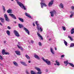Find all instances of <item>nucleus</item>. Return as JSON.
<instances>
[{
	"label": "nucleus",
	"mask_w": 74,
	"mask_h": 74,
	"mask_svg": "<svg viewBox=\"0 0 74 74\" xmlns=\"http://www.w3.org/2000/svg\"><path fill=\"white\" fill-rule=\"evenodd\" d=\"M16 0V1L18 4V5H19V6H20V7H21V8L23 9L24 10H26V8L23 3H21L20 2H19L18 0Z\"/></svg>",
	"instance_id": "f257e3e1"
},
{
	"label": "nucleus",
	"mask_w": 74,
	"mask_h": 74,
	"mask_svg": "<svg viewBox=\"0 0 74 74\" xmlns=\"http://www.w3.org/2000/svg\"><path fill=\"white\" fill-rule=\"evenodd\" d=\"M42 59L43 60V61L47 63L48 65H51V62L49 61L47 59H46V60L44 59V58L43 57L42 58Z\"/></svg>",
	"instance_id": "f03ea898"
},
{
	"label": "nucleus",
	"mask_w": 74,
	"mask_h": 74,
	"mask_svg": "<svg viewBox=\"0 0 74 74\" xmlns=\"http://www.w3.org/2000/svg\"><path fill=\"white\" fill-rule=\"evenodd\" d=\"M35 69L36 70L38 71V72L36 73L37 74H42V72L41 71V69L39 68H38L37 67H35Z\"/></svg>",
	"instance_id": "7ed1b4c3"
},
{
	"label": "nucleus",
	"mask_w": 74,
	"mask_h": 74,
	"mask_svg": "<svg viewBox=\"0 0 74 74\" xmlns=\"http://www.w3.org/2000/svg\"><path fill=\"white\" fill-rule=\"evenodd\" d=\"M14 33L15 36L17 37H19V36H20V35L19 34V32L16 30H14Z\"/></svg>",
	"instance_id": "20e7f679"
},
{
	"label": "nucleus",
	"mask_w": 74,
	"mask_h": 74,
	"mask_svg": "<svg viewBox=\"0 0 74 74\" xmlns=\"http://www.w3.org/2000/svg\"><path fill=\"white\" fill-rule=\"evenodd\" d=\"M4 17L5 18V20L6 21H7V22H9V21H10V20L9 19V18H8V17L7 16V14H5L4 15Z\"/></svg>",
	"instance_id": "39448f33"
},
{
	"label": "nucleus",
	"mask_w": 74,
	"mask_h": 74,
	"mask_svg": "<svg viewBox=\"0 0 74 74\" xmlns=\"http://www.w3.org/2000/svg\"><path fill=\"white\" fill-rule=\"evenodd\" d=\"M51 14V16L53 17L54 16V14H56V11L55 10H53V11H51L50 12Z\"/></svg>",
	"instance_id": "423d86ee"
},
{
	"label": "nucleus",
	"mask_w": 74,
	"mask_h": 74,
	"mask_svg": "<svg viewBox=\"0 0 74 74\" xmlns=\"http://www.w3.org/2000/svg\"><path fill=\"white\" fill-rule=\"evenodd\" d=\"M53 1H54V0H52L49 2L48 5L49 7L52 6V5L53 4Z\"/></svg>",
	"instance_id": "0eeeda50"
},
{
	"label": "nucleus",
	"mask_w": 74,
	"mask_h": 74,
	"mask_svg": "<svg viewBox=\"0 0 74 74\" xmlns=\"http://www.w3.org/2000/svg\"><path fill=\"white\" fill-rule=\"evenodd\" d=\"M9 15L10 16H11L13 19H16V17H15V16L13 14H9Z\"/></svg>",
	"instance_id": "6e6552de"
},
{
	"label": "nucleus",
	"mask_w": 74,
	"mask_h": 74,
	"mask_svg": "<svg viewBox=\"0 0 74 74\" xmlns=\"http://www.w3.org/2000/svg\"><path fill=\"white\" fill-rule=\"evenodd\" d=\"M15 53L17 55H21V52L19 51H15Z\"/></svg>",
	"instance_id": "1a4fd4ad"
},
{
	"label": "nucleus",
	"mask_w": 74,
	"mask_h": 74,
	"mask_svg": "<svg viewBox=\"0 0 74 74\" xmlns=\"http://www.w3.org/2000/svg\"><path fill=\"white\" fill-rule=\"evenodd\" d=\"M23 29L24 30H25L26 32L28 34H30L29 33V30L28 29H27L25 27H24Z\"/></svg>",
	"instance_id": "9d476101"
},
{
	"label": "nucleus",
	"mask_w": 74,
	"mask_h": 74,
	"mask_svg": "<svg viewBox=\"0 0 74 74\" xmlns=\"http://www.w3.org/2000/svg\"><path fill=\"white\" fill-rule=\"evenodd\" d=\"M37 34L39 37H40V38L42 39V40H43V38H42V37L41 36V35H40V34H39L38 32H37Z\"/></svg>",
	"instance_id": "9b49d317"
},
{
	"label": "nucleus",
	"mask_w": 74,
	"mask_h": 74,
	"mask_svg": "<svg viewBox=\"0 0 74 74\" xmlns=\"http://www.w3.org/2000/svg\"><path fill=\"white\" fill-rule=\"evenodd\" d=\"M17 47L19 48V49H21V50L22 51H23V48H22V47L19 46V45H17Z\"/></svg>",
	"instance_id": "f8f14e48"
},
{
	"label": "nucleus",
	"mask_w": 74,
	"mask_h": 74,
	"mask_svg": "<svg viewBox=\"0 0 74 74\" xmlns=\"http://www.w3.org/2000/svg\"><path fill=\"white\" fill-rule=\"evenodd\" d=\"M13 63L14 65V66H16V67H18V63L16 62L15 61H14L13 62Z\"/></svg>",
	"instance_id": "ddd939ff"
},
{
	"label": "nucleus",
	"mask_w": 74,
	"mask_h": 74,
	"mask_svg": "<svg viewBox=\"0 0 74 74\" xmlns=\"http://www.w3.org/2000/svg\"><path fill=\"white\" fill-rule=\"evenodd\" d=\"M36 25H37V29L38 30H39V28L38 27V25H39V24H38V21H36Z\"/></svg>",
	"instance_id": "4468645a"
},
{
	"label": "nucleus",
	"mask_w": 74,
	"mask_h": 74,
	"mask_svg": "<svg viewBox=\"0 0 74 74\" xmlns=\"http://www.w3.org/2000/svg\"><path fill=\"white\" fill-rule=\"evenodd\" d=\"M34 57L36 58V59H38V60H39L40 59V58L38 56V55L35 54L34 55Z\"/></svg>",
	"instance_id": "2eb2a0df"
},
{
	"label": "nucleus",
	"mask_w": 74,
	"mask_h": 74,
	"mask_svg": "<svg viewBox=\"0 0 74 74\" xmlns=\"http://www.w3.org/2000/svg\"><path fill=\"white\" fill-rule=\"evenodd\" d=\"M20 63L21 64L23 65V66H27V64H26L25 62H21Z\"/></svg>",
	"instance_id": "dca6fc26"
},
{
	"label": "nucleus",
	"mask_w": 74,
	"mask_h": 74,
	"mask_svg": "<svg viewBox=\"0 0 74 74\" xmlns=\"http://www.w3.org/2000/svg\"><path fill=\"white\" fill-rule=\"evenodd\" d=\"M0 20L1 21V22L2 23H4L5 22L4 21V19L1 18V17H0Z\"/></svg>",
	"instance_id": "f3484780"
},
{
	"label": "nucleus",
	"mask_w": 74,
	"mask_h": 74,
	"mask_svg": "<svg viewBox=\"0 0 74 74\" xmlns=\"http://www.w3.org/2000/svg\"><path fill=\"white\" fill-rule=\"evenodd\" d=\"M18 26L19 28H22V27H23V25L22 24H18Z\"/></svg>",
	"instance_id": "a211bd4d"
},
{
	"label": "nucleus",
	"mask_w": 74,
	"mask_h": 74,
	"mask_svg": "<svg viewBox=\"0 0 74 74\" xmlns=\"http://www.w3.org/2000/svg\"><path fill=\"white\" fill-rule=\"evenodd\" d=\"M5 49H3L1 53L2 55H5Z\"/></svg>",
	"instance_id": "6ab92c4d"
},
{
	"label": "nucleus",
	"mask_w": 74,
	"mask_h": 74,
	"mask_svg": "<svg viewBox=\"0 0 74 74\" xmlns=\"http://www.w3.org/2000/svg\"><path fill=\"white\" fill-rule=\"evenodd\" d=\"M59 7H60V8H63L64 7L62 3L60 4V5H59Z\"/></svg>",
	"instance_id": "aec40b11"
},
{
	"label": "nucleus",
	"mask_w": 74,
	"mask_h": 74,
	"mask_svg": "<svg viewBox=\"0 0 74 74\" xmlns=\"http://www.w3.org/2000/svg\"><path fill=\"white\" fill-rule=\"evenodd\" d=\"M18 19L19 21H21V22H24L23 19V18H21L20 17H19L18 18Z\"/></svg>",
	"instance_id": "412c9836"
},
{
	"label": "nucleus",
	"mask_w": 74,
	"mask_h": 74,
	"mask_svg": "<svg viewBox=\"0 0 74 74\" xmlns=\"http://www.w3.org/2000/svg\"><path fill=\"white\" fill-rule=\"evenodd\" d=\"M11 11H12V10L10 9H9L8 10H7V12L8 14H10V13H12Z\"/></svg>",
	"instance_id": "4be33fe9"
},
{
	"label": "nucleus",
	"mask_w": 74,
	"mask_h": 74,
	"mask_svg": "<svg viewBox=\"0 0 74 74\" xmlns=\"http://www.w3.org/2000/svg\"><path fill=\"white\" fill-rule=\"evenodd\" d=\"M6 33L8 36H10V34H11L9 30L6 31Z\"/></svg>",
	"instance_id": "5701e85b"
},
{
	"label": "nucleus",
	"mask_w": 74,
	"mask_h": 74,
	"mask_svg": "<svg viewBox=\"0 0 74 74\" xmlns=\"http://www.w3.org/2000/svg\"><path fill=\"white\" fill-rule=\"evenodd\" d=\"M71 34H74V28H72L71 29Z\"/></svg>",
	"instance_id": "b1692460"
},
{
	"label": "nucleus",
	"mask_w": 74,
	"mask_h": 74,
	"mask_svg": "<svg viewBox=\"0 0 74 74\" xmlns=\"http://www.w3.org/2000/svg\"><path fill=\"white\" fill-rule=\"evenodd\" d=\"M25 15L26 16H27L29 18H31V16H30V15H29V14H28L27 13H25Z\"/></svg>",
	"instance_id": "393cba45"
},
{
	"label": "nucleus",
	"mask_w": 74,
	"mask_h": 74,
	"mask_svg": "<svg viewBox=\"0 0 74 74\" xmlns=\"http://www.w3.org/2000/svg\"><path fill=\"white\" fill-rule=\"evenodd\" d=\"M25 57L27 59H30V57L27 55V54L25 55Z\"/></svg>",
	"instance_id": "a878e982"
},
{
	"label": "nucleus",
	"mask_w": 74,
	"mask_h": 74,
	"mask_svg": "<svg viewBox=\"0 0 74 74\" xmlns=\"http://www.w3.org/2000/svg\"><path fill=\"white\" fill-rule=\"evenodd\" d=\"M71 13L72 14L70 15V18H72L74 15V12H71Z\"/></svg>",
	"instance_id": "bb28decb"
},
{
	"label": "nucleus",
	"mask_w": 74,
	"mask_h": 74,
	"mask_svg": "<svg viewBox=\"0 0 74 74\" xmlns=\"http://www.w3.org/2000/svg\"><path fill=\"white\" fill-rule=\"evenodd\" d=\"M50 51L53 54H54V52H53V49H52V48H50Z\"/></svg>",
	"instance_id": "cd10ccee"
},
{
	"label": "nucleus",
	"mask_w": 74,
	"mask_h": 74,
	"mask_svg": "<svg viewBox=\"0 0 74 74\" xmlns=\"http://www.w3.org/2000/svg\"><path fill=\"white\" fill-rule=\"evenodd\" d=\"M56 63L57 65V66H60V63L59 62H58L56 60Z\"/></svg>",
	"instance_id": "c85d7f7f"
},
{
	"label": "nucleus",
	"mask_w": 74,
	"mask_h": 74,
	"mask_svg": "<svg viewBox=\"0 0 74 74\" xmlns=\"http://www.w3.org/2000/svg\"><path fill=\"white\" fill-rule=\"evenodd\" d=\"M69 64H70V66H72V67H74V65L73 64L70 63H69Z\"/></svg>",
	"instance_id": "c756f323"
},
{
	"label": "nucleus",
	"mask_w": 74,
	"mask_h": 74,
	"mask_svg": "<svg viewBox=\"0 0 74 74\" xmlns=\"http://www.w3.org/2000/svg\"><path fill=\"white\" fill-rule=\"evenodd\" d=\"M64 64H66V66H67V64H69V63H68V61H64Z\"/></svg>",
	"instance_id": "7c9ffc66"
},
{
	"label": "nucleus",
	"mask_w": 74,
	"mask_h": 74,
	"mask_svg": "<svg viewBox=\"0 0 74 74\" xmlns=\"http://www.w3.org/2000/svg\"><path fill=\"white\" fill-rule=\"evenodd\" d=\"M74 47V43H72L71 44V45L70 46V47Z\"/></svg>",
	"instance_id": "2f4dec72"
},
{
	"label": "nucleus",
	"mask_w": 74,
	"mask_h": 74,
	"mask_svg": "<svg viewBox=\"0 0 74 74\" xmlns=\"http://www.w3.org/2000/svg\"><path fill=\"white\" fill-rule=\"evenodd\" d=\"M68 38H70V40H71V41L73 40V38H71V36H68Z\"/></svg>",
	"instance_id": "473e14b6"
},
{
	"label": "nucleus",
	"mask_w": 74,
	"mask_h": 74,
	"mask_svg": "<svg viewBox=\"0 0 74 74\" xmlns=\"http://www.w3.org/2000/svg\"><path fill=\"white\" fill-rule=\"evenodd\" d=\"M31 73L32 74H36L35 72L33 71H31Z\"/></svg>",
	"instance_id": "72a5a7b5"
},
{
	"label": "nucleus",
	"mask_w": 74,
	"mask_h": 74,
	"mask_svg": "<svg viewBox=\"0 0 74 74\" xmlns=\"http://www.w3.org/2000/svg\"><path fill=\"white\" fill-rule=\"evenodd\" d=\"M64 43L65 45H67V42H66V41L64 40Z\"/></svg>",
	"instance_id": "f704fd0d"
},
{
	"label": "nucleus",
	"mask_w": 74,
	"mask_h": 74,
	"mask_svg": "<svg viewBox=\"0 0 74 74\" xmlns=\"http://www.w3.org/2000/svg\"><path fill=\"white\" fill-rule=\"evenodd\" d=\"M42 3H40V4L41 5V8H43V7H44V5H43Z\"/></svg>",
	"instance_id": "c9c22d12"
},
{
	"label": "nucleus",
	"mask_w": 74,
	"mask_h": 74,
	"mask_svg": "<svg viewBox=\"0 0 74 74\" xmlns=\"http://www.w3.org/2000/svg\"><path fill=\"white\" fill-rule=\"evenodd\" d=\"M39 31V30H40V32H42V28H41V27H40V28H39V30H38Z\"/></svg>",
	"instance_id": "e433bc0d"
},
{
	"label": "nucleus",
	"mask_w": 74,
	"mask_h": 74,
	"mask_svg": "<svg viewBox=\"0 0 74 74\" xmlns=\"http://www.w3.org/2000/svg\"><path fill=\"white\" fill-rule=\"evenodd\" d=\"M0 59L1 60H3V57L1 56V55H0Z\"/></svg>",
	"instance_id": "4c0bfd02"
},
{
	"label": "nucleus",
	"mask_w": 74,
	"mask_h": 74,
	"mask_svg": "<svg viewBox=\"0 0 74 74\" xmlns=\"http://www.w3.org/2000/svg\"><path fill=\"white\" fill-rule=\"evenodd\" d=\"M9 54H10V53H9L5 52V55H9Z\"/></svg>",
	"instance_id": "58836bf2"
},
{
	"label": "nucleus",
	"mask_w": 74,
	"mask_h": 74,
	"mask_svg": "<svg viewBox=\"0 0 74 74\" xmlns=\"http://www.w3.org/2000/svg\"><path fill=\"white\" fill-rule=\"evenodd\" d=\"M42 4L43 5H44L45 7H47V5H46L45 3H43Z\"/></svg>",
	"instance_id": "ea45409f"
},
{
	"label": "nucleus",
	"mask_w": 74,
	"mask_h": 74,
	"mask_svg": "<svg viewBox=\"0 0 74 74\" xmlns=\"http://www.w3.org/2000/svg\"><path fill=\"white\" fill-rule=\"evenodd\" d=\"M63 27V28L62 29L63 30H64V31H65V30H66V27Z\"/></svg>",
	"instance_id": "a19ab883"
},
{
	"label": "nucleus",
	"mask_w": 74,
	"mask_h": 74,
	"mask_svg": "<svg viewBox=\"0 0 74 74\" xmlns=\"http://www.w3.org/2000/svg\"><path fill=\"white\" fill-rule=\"evenodd\" d=\"M71 9L72 10H74V6H71Z\"/></svg>",
	"instance_id": "79ce46f5"
},
{
	"label": "nucleus",
	"mask_w": 74,
	"mask_h": 74,
	"mask_svg": "<svg viewBox=\"0 0 74 74\" xmlns=\"http://www.w3.org/2000/svg\"><path fill=\"white\" fill-rule=\"evenodd\" d=\"M3 10L4 11H5V8L4 6H3Z\"/></svg>",
	"instance_id": "37998d69"
},
{
	"label": "nucleus",
	"mask_w": 74,
	"mask_h": 74,
	"mask_svg": "<svg viewBox=\"0 0 74 74\" xmlns=\"http://www.w3.org/2000/svg\"><path fill=\"white\" fill-rule=\"evenodd\" d=\"M38 44L39 46H41L42 45V44H41V42H40L38 43Z\"/></svg>",
	"instance_id": "c03bdc74"
},
{
	"label": "nucleus",
	"mask_w": 74,
	"mask_h": 74,
	"mask_svg": "<svg viewBox=\"0 0 74 74\" xmlns=\"http://www.w3.org/2000/svg\"><path fill=\"white\" fill-rule=\"evenodd\" d=\"M31 42L32 44H33V43H34V41H33V40H31Z\"/></svg>",
	"instance_id": "a18cd8bd"
},
{
	"label": "nucleus",
	"mask_w": 74,
	"mask_h": 74,
	"mask_svg": "<svg viewBox=\"0 0 74 74\" xmlns=\"http://www.w3.org/2000/svg\"><path fill=\"white\" fill-rule=\"evenodd\" d=\"M61 58H64V55H62L61 56Z\"/></svg>",
	"instance_id": "49530a36"
},
{
	"label": "nucleus",
	"mask_w": 74,
	"mask_h": 74,
	"mask_svg": "<svg viewBox=\"0 0 74 74\" xmlns=\"http://www.w3.org/2000/svg\"><path fill=\"white\" fill-rule=\"evenodd\" d=\"M7 28H8V29H11V28H10V26H8V27H7Z\"/></svg>",
	"instance_id": "de8ad7c7"
},
{
	"label": "nucleus",
	"mask_w": 74,
	"mask_h": 74,
	"mask_svg": "<svg viewBox=\"0 0 74 74\" xmlns=\"http://www.w3.org/2000/svg\"><path fill=\"white\" fill-rule=\"evenodd\" d=\"M26 73L27 74H29V72L27 71H26Z\"/></svg>",
	"instance_id": "09e8293b"
},
{
	"label": "nucleus",
	"mask_w": 74,
	"mask_h": 74,
	"mask_svg": "<svg viewBox=\"0 0 74 74\" xmlns=\"http://www.w3.org/2000/svg\"><path fill=\"white\" fill-rule=\"evenodd\" d=\"M18 44L19 45H20L21 44H20V42H18Z\"/></svg>",
	"instance_id": "8fccbe9b"
},
{
	"label": "nucleus",
	"mask_w": 74,
	"mask_h": 74,
	"mask_svg": "<svg viewBox=\"0 0 74 74\" xmlns=\"http://www.w3.org/2000/svg\"><path fill=\"white\" fill-rule=\"evenodd\" d=\"M7 42V41L5 40L4 41V44H5V42Z\"/></svg>",
	"instance_id": "3c124183"
},
{
	"label": "nucleus",
	"mask_w": 74,
	"mask_h": 74,
	"mask_svg": "<svg viewBox=\"0 0 74 74\" xmlns=\"http://www.w3.org/2000/svg\"><path fill=\"white\" fill-rule=\"evenodd\" d=\"M0 25H1V26H3V25L0 22Z\"/></svg>",
	"instance_id": "603ef678"
},
{
	"label": "nucleus",
	"mask_w": 74,
	"mask_h": 74,
	"mask_svg": "<svg viewBox=\"0 0 74 74\" xmlns=\"http://www.w3.org/2000/svg\"><path fill=\"white\" fill-rule=\"evenodd\" d=\"M28 63H31V61H28Z\"/></svg>",
	"instance_id": "864d4df0"
},
{
	"label": "nucleus",
	"mask_w": 74,
	"mask_h": 74,
	"mask_svg": "<svg viewBox=\"0 0 74 74\" xmlns=\"http://www.w3.org/2000/svg\"><path fill=\"white\" fill-rule=\"evenodd\" d=\"M55 50H57V49L56 47H55Z\"/></svg>",
	"instance_id": "5fc2aeb1"
},
{
	"label": "nucleus",
	"mask_w": 74,
	"mask_h": 74,
	"mask_svg": "<svg viewBox=\"0 0 74 74\" xmlns=\"http://www.w3.org/2000/svg\"><path fill=\"white\" fill-rule=\"evenodd\" d=\"M33 26H35V24H34V23L33 24Z\"/></svg>",
	"instance_id": "6e6d98bb"
},
{
	"label": "nucleus",
	"mask_w": 74,
	"mask_h": 74,
	"mask_svg": "<svg viewBox=\"0 0 74 74\" xmlns=\"http://www.w3.org/2000/svg\"><path fill=\"white\" fill-rule=\"evenodd\" d=\"M51 38H50L49 39V41H51Z\"/></svg>",
	"instance_id": "4d7b16f0"
},
{
	"label": "nucleus",
	"mask_w": 74,
	"mask_h": 74,
	"mask_svg": "<svg viewBox=\"0 0 74 74\" xmlns=\"http://www.w3.org/2000/svg\"><path fill=\"white\" fill-rule=\"evenodd\" d=\"M14 23H16V21H14Z\"/></svg>",
	"instance_id": "13d9d810"
},
{
	"label": "nucleus",
	"mask_w": 74,
	"mask_h": 74,
	"mask_svg": "<svg viewBox=\"0 0 74 74\" xmlns=\"http://www.w3.org/2000/svg\"><path fill=\"white\" fill-rule=\"evenodd\" d=\"M57 64H54V65L55 66H56V65Z\"/></svg>",
	"instance_id": "bf43d9fd"
},
{
	"label": "nucleus",
	"mask_w": 74,
	"mask_h": 74,
	"mask_svg": "<svg viewBox=\"0 0 74 74\" xmlns=\"http://www.w3.org/2000/svg\"><path fill=\"white\" fill-rule=\"evenodd\" d=\"M48 72V70H46V72Z\"/></svg>",
	"instance_id": "052dcab7"
},
{
	"label": "nucleus",
	"mask_w": 74,
	"mask_h": 74,
	"mask_svg": "<svg viewBox=\"0 0 74 74\" xmlns=\"http://www.w3.org/2000/svg\"><path fill=\"white\" fill-rule=\"evenodd\" d=\"M48 37H49V36H47V38H48Z\"/></svg>",
	"instance_id": "680f3d73"
},
{
	"label": "nucleus",
	"mask_w": 74,
	"mask_h": 74,
	"mask_svg": "<svg viewBox=\"0 0 74 74\" xmlns=\"http://www.w3.org/2000/svg\"><path fill=\"white\" fill-rule=\"evenodd\" d=\"M12 1H14V0H11Z\"/></svg>",
	"instance_id": "e2e57ef3"
}]
</instances>
